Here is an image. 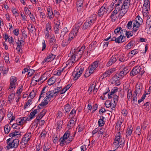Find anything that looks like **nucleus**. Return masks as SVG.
Here are the masks:
<instances>
[{
  "label": "nucleus",
  "mask_w": 151,
  "mask_h": 151,
  "mask_svg": "<svg viewBox=\"0 0 151 151\" xmlns=\"http://www.w3.org/2000/svg\"><path fill=\"white\" fill-rule=\"evenodd\" d=\"M82 52L78 51L76 48L71 49L70 53L68 54L69 60L73 63L80 59L82 57Z\"/></svg>",
  "instance_id": "obj_1"
},
{
  "label": "nucleus",
  "mask_w": 151,
  "mask_h": 151,
  "mask_svg": "<svg viewBox=\"0 0 151 151\" xmlns=\"http://www.w3.org/2000/svg\"><path fill=\"white\" fill-rule=\"evenodd\" d=\"M7 145L6 147L8 150L11 148H15L17 147L19 145V140L18 139H12V138H9L6 140Z\"/></svg>",
  "instance_id": "obj_2"
},
{
  "label": "nucleus",
  "mask_w": 151,
  "mask_h": 151,
  "mask_svg": "<svg viewBox=\"0 0 151 151\" xmlns=\"http://www.w3.org/2000/svg\"><path fill=\"white\" fill-rule=\"evenodd\" d=\"M123 0H116L114 2L111 3L112 5L114 6L115 9L119 11H120V13H121L122 9H124V7H122V1Z\"/></svg>",
  "instance_id": "obj_3"
},
{
  "label": "nucleus",
  "mask_w": 151,
  "mask_h": 151,
  "mask_svg": "<svg viewBox=\"0 0 151 151\" xmlns=\"http://www.w3.org/2000/svg\"><path fill=\"white\" fill-rule=\"evenodd\" d=\"M122 1V7H124V9H122L121 13L119 15L121 16H123L128 11V9L129 6H128V5L130 6V2L131 0H123Z\"/></svg>",
  "instance_id": "obj_4"
},
{
  "label": "nucleus",
  "mask_w": 151,
  "mask_h": 151,
  "mask_svg": "<svg viewBox=\"0 0 151 151\" xmlns=\"http://www.w3.org/2000/svg\"><path fill=\"white\" fill-rule=\"evenodd\" d=\"M17 78L14 76H12L10 78V86L9 89L11 91H13L15 88L17 86L16 81Z\"/></svg>",
  "instance_id": "obj_5"
},
{
  "label": "nucleus",
  "mask_w": 151,
  "mask_h": 151,
  "mask_svg": "<svg viewBox=\"0 0 151 151\" xmlns=\"http://www.w3.org/2000/svg\"><path fill=\"white\" fill-rule=\"evenodd\" d=\"M125 75L124 74V72H122V71L119 73L116 74L113 77L114 80L115 81V84H116L117 86L120 85V83L119 82L117 83L116 82L122 78Z\"/></svg>",
  "instance_id": "obj_6"
},
{
  "label": "nucleus",
  "mask_w": 151,
  "mask_h": 151,
  "mask_svg": "<svg viewBox=\"0 0 151 151\" xmlns=\"http://www.w3.org/2000/svg\"><path fill=\"white\" fill-rule=\"evenodd\" d=\"M99 62L96 61L94 62L91 65L89 66L88 68V70L91 73H93L94 70L98 66Z\"/></svg>",
  "instance_id": "obj_7"
},
{
  "label": "nucleus",
  "mask_w": 151,
  "mask_h": 151,
  "mask_svg": "<svg viewBox=\"0 0 151 151\" xmlns=\"http://www.w3.org/2000/svg\"><path fill=\"white\" fill-rule=\"evenodd\" d=\"M141 70L140 66H136L134 67L130 73L131 76H134L138 73Z\"/></svg>",
  "instance_id": "obj_8"
},
{
  "label": "nucleus",
  "mask_w": 151,
  "mask_h": 151,
  "mask_svg": "<svg viewBox=\"0 0 151 151\" xmlns=\"http://www.w3.org/2000/svg\"><path fill=\"white\" fill-rule=\"evenodd\" d=\"M119 137V136L115 138L114 142L113 144V147L116 148L115 150H116L119 147V145H121V143L119 142L120 139Z\"/></svg>",
  "instance_id": "obj_9"
},
{
  "label": "nucleus",
  "mask_w": 151,
  "mask_h": 151,
  "mask_svg": "<svg viewBox=\"0 0 151 151\" xmlns=\"http://www.w3.org/2000/svg\"><path fill=\"white\" fill-rule=\"evenodd\" d=\"M106 4H104L100 8L98 12V14L99 17H101V16L106 14Z\"/></svg>",
  "instance_id": "obj_10"
},
{
  "label": "nucleus",
  "mask_w": 151,
  "mask_h": 151,
  "mask_svg": "<svg viewBox=\"0 0 151 151\" xmlns=\"http://www.w3.org/2000/svg\"><path fill=\"white\" fill-rule=\"evenodd\" d=\"M56 57L55 55H53L52 54H50L47 57L45 58L43 61V63L46 62H49L53 60Z\"/></svg>",
  "instance_id": "obj_11"
},
{
  "label": "nucleus",
  "mask_w": 151,
  "mask_h": 151,
  "mask_svg": "<svg viewBox=\"0 0 151 151\" xmlns=\"http://www.w3.org/2000/svg\"><path fill=\"white\" fill-rule=\"evenodd\" d=\"M150 2L148 0H145L143 5V9L145 11H148L149 10Z\"/></svg>",
  "instance_id": "obj_12"
},
{
  "label": "nucleus",
  "mask_w": 151,
  "mask_h": 151,
  "mask_svg": "<svg viewBox=\"0 0 151 151\" xmlns=\"http://www.w3.org/2000/svg\"><path fill=\"white\" fill-rule=\"evenodd\" d=\"M117 60V56L116 55H113L110 58L107 64L108 66H109L114 63Z\"/></svg>",
  "instance_id": "obj_13"
},
{
  "label": "nucleus",
  "mask_w": 151,
  "mask_h": 151,
  "mask_svg": "<svg viewBox=\"0 0 151 151\" xmlns=\"http://www.w3.org/2000/svg\"><path fill=\"white\" fill-rule=\"evenodd\" d=\"M32 137V135L30 132L26 133L24 135V137L22 138V140L26 142H28L30 140Z\"/></svg>",
  "instance_id": "obj_14"
},
{
  "label": "nucleus",
  "mask_w": 151,
  "mask_h": 151,
  "mask_svg": "<svg viewBox=\"0 0 151 151\" xmlns=\"http://www.w3.org/2000/svg\"><path fill=\"white\" fill-rule=\"evenodd\" d=\"M46 97L47 98V100L49 101L51 98L54 97V94L52 90L47 91L46 93Z\"/></svg>",
  "instance_id": "obj_15"
},
{
  "label": "nucleus",
  "mask_w": 151,
  "mask_h": 151,
  "mask_svg": "<svg viewBox=\"0 0 151 151\" xmlns=\"http://www.w3.org/2000/svg\"><path fill=\"white\" fill-rule=\"evenodd\" d=\"M125 36H122V34H121L119 37L117 38L116 43H119L124 42L125 41Z\"/></svg>",
  "instance_id": "obj_16"
},
{
  "label": "nucleus",
  "mask_w": 151,
  "mask_h": 151,
  "mask_svg": "<svg viewBox=\"0 0 151 151\" xmlns=\"http://www.w3.org/2000/svg\"><path fill=\"white\" fill-rule=\"evenodd\" d=\"M68 32V29L66 27H64L61 31L60 36L59 37L60 40H62L64 38L65 35Z\"/></svg>",
  "instance_id": "obj_17"
},
{
  "label": "nucleus",
  "mask_w": 151,
  "mask_h": 151,
  "mask_svg": "<svg viewBox=\"0 0 151 151\" xmlns=\"http://www.w3.org/2000/svg\"><path fill=\"white\" fill-rule=\"evenodd\" d=\"M146 25L147 28L149 29L151 28V15H149L148 16Z\"/></svg>",
  "instance_id": "obj_18"
},
{
  "label": "nucleus",
  "mask_w": 151,
  "mask_h": 151,
  "mask_svg": "<svg viewBox=\"0 0 151 151\" xmlns=\"http://www.w3.org/2000/svg\"><path fill=\"white\" fill-rule=\"evenodd\" d=\"M60 22H58L57 23H55V25L54 27V31L55 34H58V31L59 30V25Z\"/></svg>",
  "instance_id": "obj_19"
},
{
  "label": "nucleus",
  "mask_w": 151,
  "mask_h": 151,
  "mask_svg": "<svg viewBox=\"0 0 151 151\" xmlns=\"http://www.w3.org/2000/svg\"><path fill=\"white\" fill-rule=\"evenodd\" d=\"M91 26L90 24V23L89 22H88L87 20L83 24V27L82 28V29L83 30H85L91 27Z\"/></svg>",
  "instance_id": "obj_20"
},
{
  "label": "nucleus",
  "mask_w": 151,
  "mask_h": 151,
  "mask_svg": "<svg viewBox=\"0 0 151 151\" xmlns=\"http://www.w3.org/2000/svg\"><path fill=\"white\" fill-rule=\"evenodd\" d=\"M135 94H139L142 90V87L139 86H136L135 88Z\"/></svg>",
  "instance_id": "obj_21"
},
{
  "label": "nucleus",
  "mask_w": 151,
  "mask_h": 151,
  "mask_svg": "<svg viewBox=\"0 0 151 151\" xmlns=\"http://www.w3.org/2000/svg\"><path fill=\"white\" fill-rule=\"evenodd\" d=\"M61 89V87H57L54 90H52L54 94V99L58 95V92Z\"/></svg>",
  "instance_id": "obj_22"
},
{
  "label": "nucleus",
  "mask_w": 151,
  "mask_h": 151,
  "mask_svg": "<svg viewBox=\"0 0 151 151\" xmlns=\"http://www.w3.org/2000/svg\"><path fill=\"white\" fill-rule=\"evenodd\" d=\"M21 134V132L19 131H14L13 132L10 133L9 136L11 137H13L15 136Z\"/></svg>",
  "instance_id": "obj_23"
},
{
  "label": "nucleus",
  "mask_w": 151,
  "mask_h": 151,
  "mask_svg": "<svg viewBox=\"0 0 151 151\" xmlns=\"http://www.w3.org/2000/svg\"><path fill=\"white\" fill-rule=\"evenodd\" d=\"M113 5H112L111 4L110 6H107L106 5V14L107 13H109L110 12L112 9H113Z\"/></svg>",
  "instance_id": "obj_24"
},
{
  "label": "nucleus",
  "mask_w": 151,
  "mask_h": 151,
  "mask_svg": "<svg viewBox=\"0 0 151 151\" xmlns=\"http://www.w3.org/2000/svg\"><path fill=\"white\" fill-rule=\"evenodd\" d=\"M47 11L48 12V15L49 17V19H51L52 17V16H53V13L52 9H50V7H49L47 9Z\"/></svg>",
  "instance_id": "obj_25"
},
{
  "label": "nucleus",
  "mask_w": 151,
  "mask_h": 151,
  "mask_svg": "<svg viewBox=\"0 0 151 151\" xmlns=\"http://www.w3.org/2000/svg\"><path fill=\"white\" fill-rule=\"evenodd\" d=\"M75 34V33L73 31H72L69 34V38L68 39V41L69 42H70L71 40L75 36H76Z\"/></svg>",
  "instance_id": "obj_26"
},
{
  "label": "nucleus",
  "mask_w": 151,
  "mask_h": 151,
  "mask_svg": "<svg viewBox=\"0 0 151 151\" xmlns=\"http://www.w3.org/2000/svg\"><path fill=\"white\" fill-rule=\"evenodd\" d=\"M141 24H142L141 23L139 22L137 19V20L134 21L133 26V28H138L140 27Z\"/></svg>",
  "instance_id": "obj_27"
},
{
  "label": "nucleus",
  "mask_w": 151,
  "mask_h": 151,
  "mask_svg": "<svg viewBox=\"0 0 151 151\" xmlns=\"http://www.w3.org/2000/svg\"><path fill=\"white\" fill-rule=\"evenodd\" d=\"M47 78L45 76V75L44 74L42 75L40 78L38 79V81H40V84L42 83Z\"/></svg>",
  "instance_id": "obj_28"
},
{
  "label": "nucleus",
  "mask_w": 151,
  "mask_h": 151,
  "mask_svg": "<svg viewBox=\"0 0 151 151\" xmlns=\"http://www.w3.org/2000/svg\"><path fill=\"white\" fill-rule=\"evenodd\" d=\"M10 130V127L9 125H6L4 127V130L5 134H8Z\"/></svg>",
  "instance_id": "obj_29"
},
{
  "label": "nucleus",
  "mask_w": 151,
  "mask_h": 151,
  "mask_svg": "<svg viewBox=\"0 0 151 151\" xmlns=\"http://www.w3.org/2000/svg\"><path fill=\"white\" fill-rule=\"evenodd\" d=\"M70 105L68 104H67L65 106L63 110L64 111L65 110V112H68L70 111Z\"/></svg>",
  "instance_id": "obj_30"
},
{
  "label": "nucleus",
  "mask_w": 151,
  "mask_h": 151,
  "mask_svg": "<svg viewBox=\"0 0 151 151\" xmlns=\"http://www.w3.org/2000/svg\"><path fill=\"white\" fill-rule=\"evenodd\" d=\"M102 119H100L98 122L99 125L100 127H102L104 125V122L103 119L105 118L103 116H102Z\"/></svg>",
  "instance_id": "obj_31"
},
{
  "label": "nucleus",
  "mask_w": 151,
  "mask_h": 151,
  "mask_svg": "<svg viewBox=\"0 0 151 151\" xmlns=\"http://www.w3.org/2000/svg\"><path fill=\"white\" fill-rule=\"evenodd\" d=\"M55 82V79L53 78H51L49 79L47 84L51 86Z\"/></svg>",
  "instance_id": "obj_32"
},
{
  "label": "nucleus",
  "mask_w": 151,
  "mask_h": 151,
  "mask_svg": "<svg viewBox=\"0 0 151 151\" xmlns=\"http://www.w3.org/2000/svg\"><path fill=\"white\" fill-rule=\"evenodd\" d=\"M133 41H131L125 47V49H129L133 45Z\"/></svg>",
  "instance_id": "obj_33"
},
{
  "label": "nucleus",
  "mask_w": 151,
  "mask_h": 151,
  "mask_svg": "<svg viewBox=\"0 0 151 151\" xmlns=\"http://www.w3.org/2000/svg\"><path fill=\"white\" fill-rule=\"evenodd\" d=\"M47 88V87L45 86L44 87L42 90V91H41V93L40 95L39 98V101L40 99L41 98L44 97V93L45 92V89Z\"/></svg>",
  "instance_id": "obj_34"
},
{
  "label": "nucleus",
  "mask_w": 151,
  "mask_h": 151,
  "mask_svg": "<svg viewBox=\"0 0 151 151\" xmlns=\"http://www.w3.org/2000/svg\"><path fill=\"white\" fill-rule=\"evenodd\" d=\"M133 98L132 99V103L134 104L137 105V94H134L133 95Z\"/></svg>",
  "instance_id": "obj_35"
},
{
  "label": "nucleus",
  "mask_w": 151,
  "mask_h": 151,
  "mask_svg": "<svg viewBox=\"0 0 151 151\" xmlns=\"http://www.w3.org/2000/svg\"><path fill=\"white\" fill-rule=\"evenodd\" d=\"M83 5V2L81 0L80 1H78L77 2V10H79L80 11H81V7H82Z\"/></svg>",
  "instance_id": "obj_36"
},
{
  "label": "nucleus",
  "mask_w": 151,
  "mask_h": 151,
  "mask_svg": "<svg viewBox=\"0 0 151 151\" xmlns=\"http://www.w3.org/2000/svg\"><path fill=\"white\" fill-rule=\"evenodd\" d=\"M46 113V111L45 109H43L42 112L38 115L37 117H39L40 119H41L43 116Z\"/></svg>",
  "instance_id": "obj_37"
},
{
  "label": "nucleus",
  "mask_w": 151,
  "mask_h": 151,
  "mask_svg": "<svg viewBox=\"0 0 151 151\" xmlns=\"http://www.w3.org/2000/svg\"><path fill=\"white\" fill-rule=\"evenodd\" d=\"M80 26L78 25V24H75V28L73 29L72 31H73V32L75 33V35H76V34L78 32V30L80 28Z\"/></svg>",
  "instance_id": "obj_38"
},
{
  "label": "nucleus",
  "mask_w": 151,
  "mask_h": 151,
  "mask_svg": "<svg viewBox=\"0 0 151 151\" xmlns=\"http://www.w3.org/2000/svg\"><path fill=\"white\" fill-rule=\"evenodd\" d=\"M7 116L9 118H10L11 117H12L10 121V123L11 122L13 121L15 119V116H13V113L11 112H10L9 113H8L7 114Z\"/></svg>",
  "instance_id": "obj_39"
},
{
  "label": "nucleus",
  "mask_w": 151,
  "mask_h": 151,
  "mask_svg": "<svg viewBox=\"0 0 151 151\" xmlns=\"http://www.w3.org/2000/svg\"><path fill=\"white\" fill-rule=\"evenodd\" d=\"M65 139H64L63 137H61L60 138L59 141L61 143V146H63L66 143H67V141L65 140Z\"/></svg>",
  "instance_id": "obj_40"
},
{
  "label": "nucleus",
  "mask_w": 151,
  "mask_h": 151,
  "mask_svg": "<svg viewBox=\"0 0 151 151\" xmlns=\"http://www.w3.org/2000/svg\"><path fill=\"white\" fill-rule=\"evenodd\" d=\"M37 112V109H35L34 111L31 112L29 115V116L30 117V118L32 119L34 118Z\"/></svg>",
  "instance_id": "obj_41"
},
{
  "label": "nucleus",
  "mask_w": 151,
  "mask_h": 151,
  "mask_svg": "<svg viewBox=\"0 0 151 151\" xmlns=\"http://www.w3.org/2000/svg\"><path fill=\"white\" fill-rule=\"evenodd\" d=\"M27 142H26L22 140L20 143V149H22L26 147V145L27 144Z\"/></svg>",
  "instance_id": "obj_42"
},
{
  "label": "nucleus",
  "mask_w": 151,
  "mask_h": 151,
  "mask_svg": "<svg viewBox=\"0 0 151 151\" xmlns=\"http://www.w3.org/2000/svg\"><path fill=\"white\" fill-rule=\"evenodd\" d=\"M118 11L115 9L112 12L111 16V17L113 19V18H115L116 17V14L119 12Z\"/></svg>",
  "instance_id": "obj_43"
},
{
  "label": "nucleus",
  "mask_w": 151,
  "mask_h": 151,
  "mask_svg": "<svg viewBox=\"0 0 151 151\" xmlns=\"http://www.w3.org/2000/svg\"><path fill=\"white\" fill-rule=\"evenodd\" d=\"M36 92V91H35V90H33L31 92L29 95V96H30L31 99H33L35 96Z\"/></svg>",
  "instance_id": "obj_44"
},
{
  "label": "nucleus",
  "mask_w": 151,
  "mask_h": 151,
  "mask_svg": "<svg viewBox=\"0 0 151 151\" xmlns=\"http://www.w3.org/2000/svg\"><path fill=\"white\" fill-rule=\"evenodd\" d=\"M70 136V132L69 131H66L63 136V137L64 139H67Z\"/></svg>",
  "instance_id": "obj_45"
},
{
  "label": "nucleus",
  "mask_w": 151,
  "mask_h": 151,
  "mask_svg": "<svg viewBox=\"0 0 151 151\" xmlns=\"http://www.w3.org/2000/svg\"><path fill=\"white\" fill-rule=\"evenodd\" d=\"M141 129L140 128V127L139 126H137L136 127L135 132L138 135H139L141 134Z\"/></svg>",
  "instance_id": "obj_46"
},
{
  "label": "nucleus",
  "mask_w": 151,
  "mask_h": 151,
  "mask_svg": "<svg viewBox=\"0 0 151 151\" xmlns=\"http://www.w3.org/2000/svg\"><path fill=\"white\" fill-rule=\"evenodd\" d=\"M14 93H12L11 94H10L8 98V101L11 102L12 100L14 99Z\"/></svg>",
  "instance_id": "obj_47"
},
{
  "label": "nucleus",
  "mask_w": 151,
  "mask_h": 151,
  "mask_svg": "<svg viewBox=\"0 0 151 151\" xmlns=\"http://www.w3.org/2000/svg\"><path fill=\"white\" fill-rule=\"evenodd\" d=\"M19 125L18 124H14L12 126V127L16 130H19L20 127Z\"/></svg>",
  "instance_id": "obj_48"
},
{
  "label": "nucleus",
  "mask_w": 151,
  "mask_h": 151,
  "mask_svg": "<svg viewBox=\"0 0 151 151\" xmlns=\"http://www.w3.org/2000/svg\"><path fill=\"white\" fill-rule=\"evenodd\" d=\"M138 53V52L136 50H132L129 53V54H131V57H133L134 55H135V54Z\"/></svg>",
  "instance_id": "obj_49"
},
{
  "label": "nucleus",
  "mask_w": 151,
  "mask_h": 151,
  "mask_svg": "<svg viewBox=\"0 0 151 151\" xmlns=\"http://www.w3.org/2000/svg\"><path fill=\"white\" fill-rule=\"evenodd\" d=\"M51 29V24L50 22H48L46 24V30H49L50 31Z\"/></svg>",
  "instance_id": "obj_50"
},
{
  "label": "nucleus",
  "mask_w": 151,
  "mask_h": 151,
  "mask_svg": "<svg viewBox=\"0 0 151 151\" xmlns=\"http://www.w3.org/2000/svg\"><path fill=\"white\" fill-rule=\"evenodd\" d=\"M111 74L109 70L106 71L103 74V78H106L108 76L110 75Z\"/></svg>",
  "instance_id": "obj_51"
},
{
  "label": "nucleus",
  "mask_w": 151,
  "mask_h": 151,
  "mask_svg": "<svg viewBox=\"0 0 151 151\" xmlns=\"http://www.w3.org/2000/svg\"><path fill=\"white\" fill-rule=\"evenodd\" d=\"M132 127H130L129 128L127 129L126 134L127 136H129L131 135L132 133Z\"/></svg>",
  "instance_id": "obj_52"
},
{
  "label": "nucleus",
  "mask_w": 151,
  "mask_h": 151,
  "mask_svg": "<svg viewBox=\"0 0 151 151\" xmlns=\"http://www.w3.org/2000/svg\"><path fill=\"white\" fill-rule=\"evenodd\" d=\"M70 42H69L68 40V41H67L65 39L63 41L62 43V45L63 47H65Z\"/></svg>",
  "instance_id": "obj_53"
},
{
  "label": "nucleus",
  "mask_w": 151,
  "mask_h": 151,
  "mask_svg": "<svg viewBox=\"0 0 151 151\" xmlns=\"http://www.w3.org/2000/svg\"><path fill=\"white\" fill-rule=\"evenodd\" d=\"M118 90V88L117 87H114L113 88L111 92L109 93H110V95H112L113 94H114Z\"/></svg>",
  "instance_id": "obj_54"
},
{
  "label": "nucleus",
  "mask_w": 151,
  "mask_h": 151,
  "mask_svg": "<svg viewBox=\"0 0 151 151\" xmlns=\"http://www.w3.org/2000/svg\"><path fill=\"white\" fill-rule=\"evenodd\" d=\"M133 34L132 31L131 32L130 31L129 32H127L126 31V35L127 37V38H129V37L130 36H132L133 35Z\"/></svg>",
  "instance_id": "obj_55"
},
{
  "label": "nucleus",
  "mask_w": 151,
  "mask_h": 151,
  "mask_svg": "<svg viewBox=\"0 0 151 151\" xmlns=\"http://www.w3.org/2000/svg\"><path fill=\"white\" fill-rule=\"evenodd\" d=\"M122 28L121 27H117L114 30V33L115 34L117 35L120 32Z\"/></svg>",
  "instance_id": "obj_56"
},
{
  "label": "nucleus",
  "mask_w": 151,
  "mask_h": 151,
  "mask_svg": "<svg viewBox=\"0 0 151 151\" xmlns=\"http://www.w3.org/2000/svg\"><path fill=\"white\" fill-rule=\"evenodd\" d=\"M132 22L131 21H129L127 25V27L129 29H131L132 27Z\"/></svg>",
  "instance_id": "obj_57"
},
{
  "label": "nucleus",
  "mask_w": 151,
  "mask_h": 151,
  "mask_svg": "<svg viewBox=\"0 0 151 151\" xmlns=\"http://www.w3.org/2000/svg\"><path fill=\"white\" fill-rule=\"evenodd\" d=\"M91 73H90V72L88 70H86L85 73L84 75V77L86 78H87L88 77Z\"/></svg>",
  "instance_id": "obj_58"
},
{
  "label": "nucleus",
  "mask_w": 151,
  "mask_h": 151,
  "mask_svg": "<svg viewBox=\"0 0 151 151\" xmlns=\"http://www.w3.org/2000/svg\"><path fill=\"white\" fill-rule=\"evenodd\" d=\"M32 103V101L31 99L28 100V101L27 102L26 104L24 106V109L27 108L28 106L30 105Z\"/></svg>",
  "instance_id": "obj_59"
},
{
  "label": "nucleus",
  "mask_w": 151,
  "mask_h": 151,
  "mask_svg": "<svg viewBox=\"0 0 151 151\" xmlns=\"http://www.w3.org/2000/svg\"><path fill=\"white\" fill-rule=\"evenodd\" d=\"M105 104L106 107L109 108L111 106V104L109 101H107L105 103Z\"/></svg>",
  "instance_id": "obj_60"
},
{
  "label": "nucleus",
  "mask_w": 151,
  "mask_h": 151,
  "mask_svg": "<svg viewBox=\"0 0 151 151\" xmlns=\"http://www.w3.org/2000/svg\"><path fill=\"white\" fill-rule=\"evenodd\" d=\"M97 42L96 41H93L89 45V48L92 47L93 46V49H94L95 46L96 45Z\"/></svg>",
  "instance_id": "obj_61"
},
{
  "label": "nucleus",
  "mask_w": 151,
  "mask_h": 151,
  "mask_svg": "<svg viewBox=\"0 0 151 151\" xmlns=\"http://www.w3.org/2000/svg\"><path fill=\"white\" fill-rule=\"evenodd\" d=\"M6 55L4 58V60L6 63H8L9 61V54L8 53H6Z\"/></svg>",
  "instance_id": "obj_62"
},
{
  "label": "nucleus",
  "mask_w": 151,
  "mask_h": 151,
  "mask_svg": "<svg viewBox=\"0 0 151 151\" xmlns=\"http://www.w3.org/2000/svg\"><path fill=\"white\" fill-rule=\"evenodd\" d=\"M59 13L56 10H55L54 11L53 15L56 18H58V17H59Z\"/></svg>",
  "instance_id": "obj_63"
},
{
  "label": "nucleus",
  "mask_w": 151,
  "mask_h": 151,
  "mask_svg": "<svg viewBox=\"0 0 151 151\" xmlns=\"http://www.w3.org/2000/svg\"><path fill=\"white\" fill-rule=\"evenodd\" d=\"M29 72L28 73V76H31L35 72V70H34L31 69H29Z\"/></svg>",
  "instance_id": "obj_64"
}]
</instances>
